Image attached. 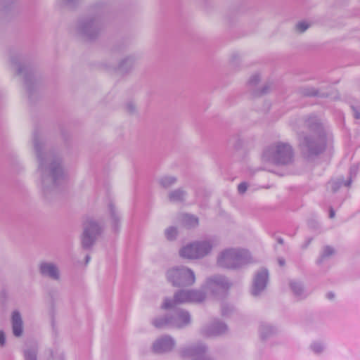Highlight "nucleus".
Instances as JSON below:
<instances>
[{
  "instance_id": "obj_1",
  "label": "nucleus",
  "mask_w": 360,
  "mask_h": 360,
  "mask_svg": "<svg viewBox=\"0 0 360 360\" xmlns=\"http://www.w3.org/2000/svg\"><path fill=\"white\" fill-rule=\"evenodd\" d=\"M211 249L207 242L197 243L184 247L180 252L181 257L188 259H198L206 255Z\"/></svg>"
},
{
  "instance_id": "obj_2",
  "label": "nucleus",
  "mask_w": 360,
  "mask_h": 360,
  "mask_svg": "<svg viewBox=\"0 0 360 360\" xmlns=\"http://www.w3.org/2000/svg\"><path fill=\"white\" fill-rule=\"evenodd\" d=\"M204 295L200 292H180L175 295L173 301H165L163 308L168 309L174 303L181 302H200L204 300Z\"/></svg>"
},
{
  "instance_id": "obj_17",
  "label": "nucleus",
  "mask_w": 360,
  "mask_h": 360,
  "mask_svg": "<svg viewBox=\"0 0 360 360\" xmlns=\"http://www.w3.org/2000/svg\"><path fill=\"white\" fill-rule=\"evenodd\" d=\"M26 360H36L35 356L30 352L25 354Z\"/></svg>"
},
{
  "instance_id": "obj_14",
  "label": "nucleus",
  "mask_w": 360,
  "mask_h": 360,
  "mask_svg": "<svg viewBox=\"0 0 360 360\" xmlns=\"http://www.w3.org/2000/svg\"><path fill=\"white\" fill-rule=\"evenodd\" d=\"M187 221L191 225H195L198 224V219L197 218L190 216L188 217Z\"/></svg>"
},
{
  "instance_id": "obj_10",
  "label": "nucleus",
  "mask_w": 360,
  "mask_h": 360,
  "mask_svg": "<svg viewBox=\"0 0 360 360\" xmlns=\"http://www.w3.org/2000/svg\"><path fill=\"white\" fill-rule=\"evenodd\" d=\"M309 27V25L304 22H299L296 25V30L300 32H304Z\"/></svg>"
},
{
  "instance_id": "obj_16",
  "label": "nucleus",
  "mask_w": 360,
  "mask_h": 360,
  "mask_svg": "<svg viewBox=\"0 0 360 360\" xmlns=\"http://www.w3.org/2000/svg\"><path fill=\"white\" fill-rule=\"evenodd\" d=\"M333 253V250L331 248L327 247L324 250V255L326 256L330 255Z\"/></svg>"
},
{
  "instance_id": "obj_19",
  "label": "nucleus",
  "mask_w": 360,
  "mask_h": 360,
  "mask_svg": "<svg viewBox=\"0 0 360 360\" xmlns=\"http://www.w3.org/2000/svg\"><path fill=\"white\" fill-rule=\"evenodd\" d=\"M334 216H335V212H334V210H333V209H331V210H330V218H333V217H334Z\"/></svg>"
},
{
  "instance_id": "obj_15",
  "label": "nucleus",
  "mask_w": 360,
  "mask_h": 360,
  "mask_svg": "<svg viewBox=\"0 0 360 360\" xmlns=\"http://www.w3.org/2000/svg\"><path fill=\"white\" fill-rule=\"evenodd\" d=\"M6 338L3 331H0V345L3 346L5 343Z\"/></svg>"
},
{
  "instance_id": "obj_23",
  "label": "nucleus",
  "mask_w": 360,
  "mask_h": 360,
  "mask_svg": "<svg viewBox=\"0 0 360 360\" xmlns=\"http://www.w3.org/2000/svg\"><path fill=\"white\" fill-rule=\"evenodd\" d=\"M89 259H90V258H89V257H86V263H88V262H89Z\"/></svg>"
},
{
  "instance_id": "obj_6",
  "label": "nucleus",
  "mask_w": 360,
  "mask_h": 360,
  "mask_svg": "<svg viewBox=\"0 0 360 360\" xmlns=\"http://www.w3.org/2000/svg\"><path fill=\"white\" fill-rule=\"evenodd\" d=\"M42 274L49 276L53 278H58V271L56 267L50 264H42L40 266Z\"/></svg>"
},
{
  "instance_id": "obj_18",
  "label": "nucleus",
  "mask_w": 360,
  "mask_h": 360,
  "mask_svg": "<svg viewBox=\"0 0 360 360\" xmlns=\"http://www.w3.org/2000/svg\"><path fill=\"white\" fill-rule=\"evenodd\" d=\"M184 322L187 323L189 321V316L188 314H184Z\"/></svg>"
},
{
  "instance_id": "obj_11",
  "label": "nucleus",
  "mask_w": 360,
  "mask_h": 360,
  "mask_svg": "<svg viewBox=\"0 0 360 360\" xmlns=\"http://www.w3.org/2000/svg\"><path fill=\"white\" fill-rule=\"evenodd\" d=\"M176 235V231L174 228H169L166 231V236L168 239H172Z\"/></svg>"
},
{
  "instance_id": "obj_9",
  "label": "nucleus",
  "mask_w": 360,
  "mask_h": 360,
  "mask_svg": "<svg viewBox=\"0 0 360 360\" xmlns=\"http://www.w3.org/2000/svg\"><path fill=\"white\" fill-rule=\"evenodd\" d=\"M92 238L90 235V233H89V231L88 229H86L84 230V232L83 233V237H82V245L84 248H87L89 246H90L92 243Z\"/></svg>"
},
{
  "instance_id": "obj_22",
  "label": "nucleus",
  "mask_w": 360,
  "mask_h": 360,
  "mask_svg": "<svg viewBox=\"0 0 360 360\" xmlns=\"http://www.w3.org/2000/svg\"><path fill=\"white\" fill-rule=\"evenodd\" d=\"M356 118H359V113H356V115H355Z\"/></svg>"
},
{
  "instance_id": "obj_21",
  "label": "nucleus",
  "mask_w": 360,
  "mask_h": 360,
  "mask_svg": "<svg viewBox=\"0 0 360 360\" xmlns=\"http://www.w3.org/2000/svg\"><path fill=\"white\" fill-rule=\"evenodd\" d=\"M176 195H177V193H173V194H172V195H171V198L174 199V198H175V197H176Z\"/></svg>"
},
{
  "instance_id": "obj_8",
  "label": "nucleus",
  "mask_w": 360,
  "mask_h": 360,
  "mask_svg": "<svg viewBox=\"0 0 360 360\" xmlns=\"http://www.w3.org/2000/svg\"><path fill=\"white\" fill-rule=\"evenodd\" d=\"M183 278H184L183 283L185 284H192L195 281V276H194L193 271H191L189 269H186V271H184V272L183 274Z\"/></svg>"
},
{
  "instance_id": "obj_12",
  "label": "nucleus",
  "mask_w": 360,
  "mask_h": 360,
  "mask_svg": "<svg viewBox=\"0 0 360 360\" xmlns=\"http://www.w3.org/2000/svg\"><path fill=\"white\" fill-rule=\"evenodd\" d=\"M229 257H231V252H230V251H227V252H224V253L221 255V257H220V258H219V262L220 264H222L223 261H224L226 258H229Z\"/></svg>"
},
{
  "instance_id": "obj_4",
  "label": "nucleus",
  "mask_w": 360,
  "mask_h": 360,
  "mask_svg": "<svg viewBox=\"0 0 360 360\" xmlns=\"http://www.w3.org/2000/svg\"><path fill=\"white\" fill-rule=\"evenodd\" d=\"M12 325L14 335L17 337L20 336L22 333V322L20 314L17 311L13 314Z\"/></svg>"
},
{
  "instance_id": "obj_7",
  "label": "nucleus",
  "mask_w": 360,
  "mask_h": 360,
  "mask_svg": "<svg viewBox=\"0 0 360 360\" xmlns=\"http://www.w3.org/2000/svg\"><path fill=\"white\" fill-rule=\"evenodd\" d=\"M173 345V341L169 338H166L158 340L153 346V349L155 352L165 351L167 349V345Z\"/></svg>"
},
{
  "instance_id": "obj_3",
  "label": "nucleus",
  "mask_w": 360,
  "mask_h": 360,
  "mask_svg": "<svg viewBox=\"0 0 360 360\" xmlns=\"http://www.w3.org/2000/svg\"><path fill=\"white\" fill-rule=\"evenodd\" d=\"M276 156L278 162L285 163L292 158V149L287 144H279L277 146Z\"/></svg>"
},
{
  "instance_id": "obj_13",
  "label": "nucleus",
  "mask_w": 360,
  "mask_h": 360,
  "mask_svg": "<svg viewBox=\"0 0 360 360\" xmlns=\"http://www.w3.org/2000/svg\"><path fill=\"white\" fill-rule=\"evenodd\" d=\"M248 186L245 183H241L238 185V189L240 193H243L246 191Z\"/></svg>"
},
{
  "instance_id": "obj_5",
  "label": "nucleus",
  "mask_w": 360,
  "mask_h": 360,
  "mask_svg": "<svg viewBox=\"0 0 360 360\" xmlns=\"http://www.w3.org/2000/svg\"><path fill=\"white\" fill-rule=\"evenodd\" d=\"M267 278L268 273L266 270L262 271L257 275L255 281V290L253 292L255 295L257 293L258 288H263L266 285Z\"/></svg>"
},
{
  "instance_id": "obj_20",
  "label": "nucleus",
  "mask_w": 360,
  "mask_h": 360,
  "mask_svg": "<svg viewBox=\"0 0 360 360\" xmlns=\"http://www.w3.org/2000/svg\"><path fill=\"white\" fill-rule=\"evenodd\" d=\"M91 227H92V229H95L96 231H98V230H97V226H96V224H91Z\"/></svg>"
}]
</instances>
